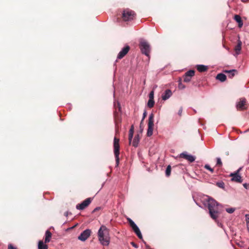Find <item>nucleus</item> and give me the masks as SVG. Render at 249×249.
<instances>
[{"label": "nucleus", "mask_w": 249, "mask_h": 249, "mask_svg": "<svg viewBox=\"0 0 249 249\" xmlns=\"http://www.w3.org/2000/svg\"><path fill=\"white\" fill-rule=\"evenodd\" d=\"M220 205L213 198L208 196L207 206L211 217L217 222L220 213L219 207Z\"/></svg>", "instance_id": "nucleus-1"}, {"label": "nucleus", "mask_w": 249, "mask_h": 249, "mask_svg": "<svg viewBox=\"0 0 249 249\" xmlns=\"http://www.w3.org/2000/svg\"><path fill=\"white\" fill-rule=\"evenodd\" d=\"M99 240L101 244L105 246H107L110 243V237L108 230L105 226L102 225L98 232Z\"/></svg>", "instance_id": "nucleus-2"}, {"label": "nucleus", "mask_w": 249, "mask_h": 249, "mask_svg": "<svg viewBox=\"0 0 249 249\" xmlns=\"http://www.w3.org/2000/svg\"><path fill=\"white\" fill-rule=\"evenodd\" d=\"M136 16L134 11L126 8L123 10L122 13V18L124 21H129L133 20Z\"/></svg>", "instance_id": "nucleus-3"}, {"label": "nucleus", "mask_w": 249, "mask_h": 249, "mask_svg": "<svg viewBox=\"0 0 249 249\" xmlns=\"http://www.w3.org/2000/svg\"><path fill=\"white\" fill-rule=\"evenodd\" d=\"M114 153L115 158L116 166L119 164L120 145L119 139L114 137L113 141Z\"/></svg>", "instance_id": "nucleus-4"}, {"label": "nucleus", "mask_w": 249, "mask_h": 249, "mask_svg": "<svg viewBox=\"0 0 249 249\" xmlns=\"http://www.w3.org/2000/svg\"><path fill=\"white\" fill-rule=\"evenodd\" d=\"M140 48L142 53L147 57H149L151 48L148 43L144 40H142L140 43Z\"/></svg>", "instance_id": "nucleus-5"}, {"label": "nucleus", "mask_w": 249, "mask_h": 249, "mask_svg": "<svg viewBox=\"0 0 249 249\" xmlns=\"http://www.w3.org/2000/svg\"><path fill=\"white\" fill-rule=\"evenodd\" d=\"M154 115L152 113H151L149 116L148 129L147 131V136L148 137H150L153 134L154 126Z\"/></svg>", "instance_id": "nucleus-6"}, {"label": "nucleus", "mask_w": 249, "mask_h": 249, "mask_svg": "<svg viewBox=\"0 0 249 249\" xmlns=\"http://www.w3.org/2000/svg\"><path fill=\"white\" fill-rule=\"evenodd\" d=\"M241 169L242 167H240L237 170H236L234 173H231L230 176L232 177L231 179L232 181L238 183H241L242 182L241 177L239 174V172Z\"/></svg>", "instance_id": "nucleus-7"}, {"label": "nucleus", "mask_w": 249, "mask_h": 249, "mask_svg": "<svg viewBox=\"0 0 249 249\" xmlns=\"http://www.w3.org/2000/svg\"><path fill=\"white\" fill-rule=\"evenodd\" d=\"M92 199L91 197H89L84 200L82 203L78 204L76 206V208L79 210H83L88 207L91 203Z\"/></svg>", "instance_id": "nucleus-8"}, {"label": "nucleus", "mask_w": 249, "mask_h": 249, "mask_svg": "<svg viewBox=\"0 0 249 249\" xmlns=\"http://www.w3.org/2000/svg\"><path fill=\"white\" fill-rule=\"evenodd\" d=\"M91 231L89 229H86L81 233L78 239L82 241H85L90 235Z\"/></svg>", "instance_id": "nucleus-9"}, {"label": "nucleus", "mask_w": 249, "mask_h": 249, "mask_svg": "<svg viewBox=\"0 0 249 249\" xmlns=\"http://www.w3.org/2000/svg\"><path fill=\"white\" fill-rule=\"evenodd\" d=\"M195 71L193 70H190L187 71L184 75H183V81L184 82H189L193 76L195 75Z\"/></svg>", "instance_id": "nucleus-10"}, {"label": "nucleus", "mask_w": 249, "mask_h": 249, "mask_svg": "<svg viewBox=\"0 0 249 249\" xmlns=\"http://www.w3.org/2000/svg\"><path fill=\"white\" fill-rule=\"evenodd\" d=\"M130 47L128 45L125 46L119 53L117 59H121L123 58L129 52Z\"/></svg>", "instance_id": "nucleus-11"}, {"label": "nucleus", "mask_w": 249, "mask_h": 249, "mask_svg": "<svg viewBox=\"0 0 249 249\" xmlns=\"http://www.w3.org/2000/svg\"><path fill=\"white\" fill-rule=\"evenodd\" d=\"M180 157L187 160L190 162L194 161L196 160V157L192 155L188 154L187 152H184L180 154Z\"/></svg>", "instance_id": "nucleus-12"}, {"label": "nucleus", "mask_w": 249, "mask_h": 249, "mask_svg": "<svg viewBox=\"0 0 249 249\" xmlns=\"http://www.w3.org/2000/svg\"><path fill=\"white\" fill-rule=\"evenodd\" d=\"M246 100L245 98H242L240 101L236 103V108L238 110H243L246 109L245 103Z\"/></svg>", "instance_id": "nucleus-13"}, {"label": "nucleus", "mask_w": 249, "mask_h": 249, "mask_svg": "<svg viewBox=\"0 0 249 249\" xmlns=\"http://www.w3.org/2000/svg\"><path fill=\"white\" fill-rule=\"evenodd\" d=\"M172 95V91L170 89L165 90L164 92L162 94L161 98L164 101L168 99Z\"/></svg>", "instance_id": "nucleus-14"}, {"label": "nucleus", "mask_w": 249, "mask_h": 249, "mask_svg": "<svg viewBox=\"0 0 249 249\" xmlns=\"http://www.w3.org/2000/svg\"><path fill=\"white\" fill-rule=\"evenodd\" d=\"M131 227L132 228V229H133V230L135 232V233L136 234V235L138 236V237L140 239H142V234L141 233L140 229L137 226V225L136 224H135L134 225L132 226Z\"/></svg>", "instance_id": "nucleus-15"}, {"label": "nucleus", "mask_w": 249, "mask_h": 249, "mask_svg": "<svg viewBox=\"0 0 249 249\" xmlns=\"http://www.w3.org/2000/svg\"><path fill=\"white\" fill-rule=\"evenodd\" d=\"M242 42L240 40H238L237 44L235 46L234 51L235 52V56L239 55L240 53L241 50Z\"/></svg>", "instance_id": "nucleus-16"}, {"label": "nucleus", "mask_w": 249, "mask_h": 249, "mask_svg": "<svg viewBox=\"0 0 249 249\" xmlns=\"http://www.w3.org/2000/svg\"><path fill=\"white\" fill-rule=\"evenodd\" d=\"M234 19L238 23L239 27L241 28L243 26V21L239 15H235L234 16Z\"/></svg>", "instance_id": "nucleus-17"}, {"label": "nucleus", "mask_w": 249, "mask_h": 249, "mask_svg": "<svg viewBox=\"0 0 249 249\" xmlns=\"http://www.w3.org/2000/svg\"><path fill=\"white\" fill-rule=\"evenodd\" d=\"M196 68L199 72L206 71L208 70V66L202 64L197 65Z\"/></svg>", "instance_id": "nucleus-18"}, {"label": "nucleus", "mask_w": 249, "mask_h": 249, "mask_svg": "<svg viewBox=\"0 0 249 249\" xmlns=\"http://www.w3.org/2000/svg\"><path fill=\"white\" fill-rule=\"evenodd\" d=\"M216 78L220 82H223L226 80L227 76L225 74L220 73L216 75Z\"/></svg>", "instance_id": "nucleus-19"}, {"label": "nucleus", "mask_w": 249, "mask_h": 249, "mask_svg": "<svg viewBox=\"0 0 249 249\" xmlns=\"http://www.w3.org/2000/svg\"><path fill=\"white\" fill-rule=\"evenodd\" d=\"M52 233L48 230L46 231L45 232V238L44 240L45 243L49 242L50 241Z\"/></svg>", "instance_id": "nucleus-20"}, {"label": "nucleus", "mask_w": 249, "mask_h": 249, "mask_svg": "<svg viewBox=\"0 0 249 249\" xmlns=\"http://www.w3.org/2000/svg\"><path fill=\"white\" fill-rule=\"evenodd\" d=\"M133 133H134V126H133V125H132L131 126V128L129 131L128 140H129V142L130 143H131V142L132 140V139H133Z\"/></svg>", "instance_id": "nucleus-21"}, {"label": "nucleus", "mask_w": 249, "mask_h": 249, "mask_svg": "<svg viewBox=\"0 0 249 249\" xmlns=\"http://www.w3.org/2000/svg\"><path fill=\"white\" fill-rule=\"evenodd\" d=\"M139 141H140L139 136V135H137V136H135V137L133 140V142H132L133 146L135 147H137L138 145Z\"/></svg>", "instance_id": "nucleus-22"}, {"label": "nucleus", "mask_w": 249, "mask_h": 249, "mask_svg": "<svg viewBox=\"0 0 249 249\" xmlns=\"http://www.w3.org/2000/svg\"><path fill=\"white\" fill-rule=\"evenodd\" d=\"M38 249H47L48 246L46 244H44L42 241L40 240L38 243Z\"/></svg>", "instance_id": "nucleus-23"}, {"label": "nucleus", "mask_w": 249, "mask_h": 249, "mask_svg": "<svg viewBox=\"0 0 249 249\" xmlns=\"http://www.w3.org/2000/svg\"><path fill=\"white\" fill-rule=\"evenodd\" d=\"M224 71L226 73H230L229 77L231 78L234 75L235 72L236 71V70H226Z\"/></svg>", "instance_id": "nucleus-24"}, {"label": "nucleus", "mask_w": 249, "mask_h": 249, "mask_svg": "<svg viewBox=\"0 0 249 249\" xmlns=\"http://www.w3.org/2000/svg\"><path fill=\"white\" fill-rule=\"evenodd\" d=\"M154 104L155 101L154 99H149L147 103V106L151 108L154 106Z\"/></svg>", "instance_id": "nucleus-25"}, {"label": "nucleus", "mask_w": 249, "mask_h": 249, "mask_svg": "<svg viewBox=\"0 0 249 249\" xmlns=\"http://www.w3.org/2000/svg\"><path fill=\"white\" fill-rule=\"evenodd\" d=\"M171 171V167L170 165H168L165 170V174L167 177L170 176Z\"/></svg>", "instance_id": "nucleus-26"}, {"label": "nucleus", "mask_w": 249, "mask_h": 249, "mask_svg": "<svg viewBox=\"0 0 249 249\" xmlns=\"http://www.w3.org/2000/svg\"><path fill=\"white\" fill-rule=\"evenodd\" d=\"M216 185L220 188H222V189H224L225 188V183L223 181H219V182H217L216 183Z\"/></svg>", "instance_id": "nucleus-27"}, {"label": "nucleus", "mask_w": 249, "mask_h": 249, "mask_svg": "<svg viewBox=\"0 0 249 249\" xmlns=\"http://www.w3.org/2000/svg\"><path fill=\"white\" fill-rule=\"evenodd\" d=\"M178 88L181 89H184L185 88V86L182 84L181 82V79H180L178 80Z\"/></svg>", "instance_id": "nucleus-28"}, {"label": "nucleus", "mask_w": 249, "mask_h": 249, "mask_svg": "<svg viewBox=\"0 0 249 249\" xmlns=\"http://www.w3.org/2000/svg\"><path fill=\"white\" fill-rule=\"evenodd\" d=\"M235 211L234 208H229L226 209V211L229 213H232Z\"/></svg>", "instance_id": "nucleus-29"}, {"label": "nucleus", "mask_w": 249, "mask_h": 249, "mask_svg": "<svg viewBox=\"0 0 249 249\" xmlns=\"http://www.w3.org/2000/svg\"><path fill=\"white\" fill-rule=\"evenodd\" d=\"M204 168L208 170H209L211 173L213 172V169L212 168L209 164H205L204 165Z\"/></svg>", "instance_id": "nucleus-30"}, {"label": "nucleus", "mask_w": 249, "mask_h": 249, "mask_svg": "<svg viewBox=\"0 0 249 249\" xmlns=\"http://www.w3.org/2000/svg\"><path fill=\"white\" fill-rule=\"evenodd\" d=\"M216 165L219 166H221L222 165V163L220 158H216Z\"/></svg>", "instance_id": "nucleus-31"}, {"label": "nucleus", "mask_w": 249, "mask_h": 249, "mask_svg": "<svg viewBox=\"0 0 249 249\" xmlns=\"http://www.w3.org/2000/svg\"><path fill=\"white\" fill-rule=\"evenodd\" d=\"M154 90H152L149 94V99H154Z\"/></svg>", "instance_id": "nucleus-32"}, {"label": "nucleus", "mask_w": 249, "mask_h": 249, "mask_svg": "<svg viewBox=\"0 0 249 249\" xmlns=\"http://www.w3.org/2000/svg\"><path fill=\"white\" fill-rule=\"evenodd\" d=\"M247 224H249V214H246L245 215Z\"/></svg>", "instance_id": "nucleus-33"}, {"label": "nucleus", "mask_w": 249, "mask_h": 249, "mask_svg": "<svg viewBox=\"0 0 249 249\" xmlns=\"http://www.w3.org/2000/svg\"><path fill=\"white\" fill-rule=\"evenodd\" d=\"M8 249H17V248L14 247L11 244H10L8 245Z\"/></svg>", "instance_id": "nucleus-34"}, {"label": "nucleus", "mask_w": 249, "mask_h": 249, "mask_svg": "<svg viewBox=\"0 0 249 249\" xmlns=\"http://www.w3.org/2000/svg\"><path fill=\"white\" fill-rule=\"evenodd\" d=\"M244 187L248 190H249V184L245 183L243 184Z\"/></svg>", "instance_id": "nucleus-35"}, {"label": "nucleus", "mask_w": 249, "mask_h": 249, "mask_svg": "<svg viewBox=\"0 0 249 249\" xmlns=\"http://www.w3.org/2000/svg\"><path fill=\"white\" fill-rule=\"evenodd\" d=\"M146 114H147L146 111H144V112L143 113V116H142V118L141 123H142V122L143 121V120L145 118Z\"/></svg>", "instance_id": "nucleus-36"}, {"label": "nucleus", "mask_w": 249, "mask_h": 249, "mask_svg": "<svg viewBox=\"0 0 249 249\" xmlns=\"http://www.w3.org/2000/svg\"><path fill=\"white\" fill-rule=\"evenodd\" d=\"M131 245L135 248H138V246L133 242H131Z\"/></svg>", "instance_id": "nucleus-37"}, {"label": "nucleus", "mask_w": 249, "mask_h": 249, "mask_svg": "<svg viewBox=\"0 0 249 249\" xmlns=\"http://www.w3.org/2000/svg\"><path fill=\"white\" fill-rule=\"evenodd\" d=\"M182 108L180 107V109H179L178 111V114L179 116H181V114H182Z\"/></svg>", "instance_id": "nucleus-38"}, {"label": "nucleus", "mask_w": 249, "mask_h": 249, "mask_svg": "<svg viewBox=\"0 0 249 249\" xmlns=\"http://www.w3.org/2000/svg\"><path fill=\"white\" fill-rule=\"evenodd\" d=\"M130 225L131 227H132V226L134 225L135 224V223L132 220H131L129 222Z\"/></svg>", "instance_id": "nucleus-39"}, {"label": "nucleus", "mask_w": 249, "mask_h": 249, "mask_svg": "<svg viewBox=\"0 0 249 249\" xmlns=\"http://www.w3.org/2000/svg\"><path fill=\"white\" fill-rule=\"evenodd\" d=\"M69 214H71V213L69 212L68 211H67L64 213V215L66 217H67Z\"/></svg>", "instance_id": "nucleus-40"}, {"label": "nucleus", "mask_w": 249, "mask_h": 249, "mask_svg": "<svg viewBox=\"0 0 249 249\" xmlns=\"http://www.w3.org/2000/svg\"><path fill=\"white\" fill-rule=\"evenodd\" d=\"M100 209V207H96V208H95L94 209V210H93V212H95V211H97V210H99Z\"/></svg>", "instance_id": "nucleus-41"}, {"label": "nucleus", "mask_w": 249, "mask_h": 249, "mask_svg": "<svg viewBox=\"0 0 249 249\" xmlns=\"http://www.w3.org/2000/svg\"><path fill=\"white\" fill-rule=\"evenodd\" d=\"M132 219L130 218H127V220L128 221V222H129Z\"/></svg>", "instance_id": "nucleus-42"}, {"label": "nucleus", "mask_w": 249, "mask_h": 249, "mask_svg": "<svg viewBox=\"0 0 249 249\" xmlns=\"http://www.w3.org/2000/svg\"><path fill=\"white\" fill-rule=\"evenodd\" d=\"M217 224L219 226H221V224L219 222H217Z\"/></svg>", "instance_id": "nucleus-43"}, {"label": "nucleus", "mask_w": 249, "mask_h": 249, "mask_svg": "<svg viewBox=\"0 0 249 249\" xmlns=\"http://www.w3.org/2000/svg\"><path fill=\"white\" fill-rule=\"evenodd\" d=\"M118 106H119V109L120 110L121 107H120V104L119 103H118Z\"/></svg>", "instance_id": "nucleus-44"}, {"label": "nucleus", "mask_w": 249, "mask_h": 249, "mask_svg": "<svg viewBox=\"0 0 249 249\" xmlns=\"http://www.w3.org/2000/svg\"><path fill=\"white\" fill-rule=\"evenodd\" d=\"M249 131V129H248V130H246V131H245L244 132V133H246V132H248V131Z\"/></svg>", "instance_id": "nucleus-45"}, {"label": "nucleus", "mask_w": 249, "mask_h": 249, "mask_svg": "<svg viewBox=\"0 0 249 249\" xmlns=\"http://www.w3.org/2000/svg\"><path fill=\"white\" fill-rule=\"evenodd\" d=\"M147 249H152L150 248V247H148V246H147Z\"/></svg>", "instance_id": "nucleus-46"}, {"label": "nucleus", "mask_w": 249, "mask_h": 249, "mask_svg": "<svg viewBox=\"0 0 249 249\" xmlns=\"http://www.w3.org/2000/svg\"><path fill=\"white\" fill-rule=\"evenodd\" d=\"M248 249H249V246Z\"/></svg>", "instance_id": "nucleus-47"}]
</instances>
